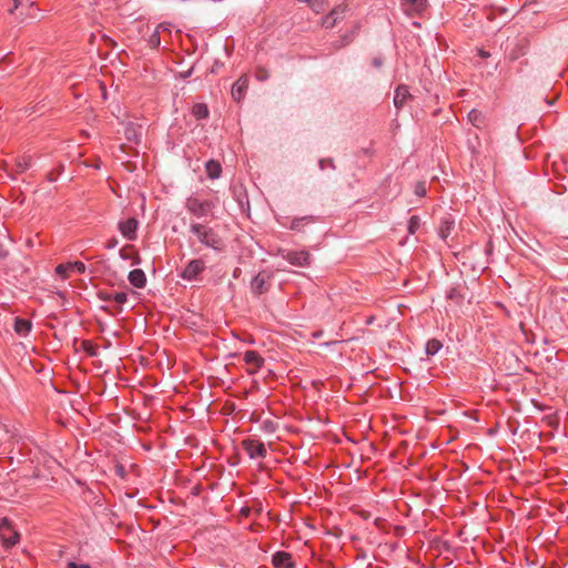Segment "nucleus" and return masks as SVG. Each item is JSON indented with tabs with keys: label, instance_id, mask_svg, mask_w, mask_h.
<instances>
[{
	"label": "nucleus",
	"instance_id": "nucleus-39",
	"mask_svg": "<svg viewBox=\"0 0 568 568\" xmlns=\"http://www.w3.org/2000/svg\"><path fill=\"white\" fill-rule=\"evenodd\" d=\"M4 256V251H3V247L2 245L0 244V257Z\"/></svg>",
	"mask_w": 568,
	"mask_h": 568
},
{
	"label": "nucleus",
	"instance_id": "nucleus-1",
	"mask_svg": "<svg viewBox=\"0 0 568 568\" xmlns=\"http://www.w3.org/2000/svg\"><path fill=\"white\" fill-rule=\"evenodd\" d=\"M190 231L196 235L197 240L205 246L215 251L222 250L223 242L219 234L212 229L201 223L191 224Z\"/></svg>",
	"mask_w": 568,
	"mask_h": 568
},
{
	"label": "nucleus",
	"instance_id": "nucleus-31",
	"mask_svg": "<svg viewBox=\"0 0 568 568\" xmlns=\"http://www.w3.org/2000/svg\"><path fill=\"white\" fill-rule=\"evenodd\" d=\"M161 43L160 32L159 30H154L153 33L150 36L149 44L151 48H159Z\"/></svg>",
	"mask_w": 568,
	"mask_h": 568
},
{
	"label": "nucleus",
	"instance_id": "nucleus-24",
	"mask_svg": "<svg viewBox=\"0 0 568 568\" xmlns=\"http://www.w3.org/2000/svg\"><path fill=\"white\" fill-rule=\"evenodd\" d=\"M102 300L108 302H114L116 304H124L128 300V295L125 292H116V293H110V294H103L101 295Z\"/></svg>",
	"mask_w": 568,
	"mask_h": 568
},
{
	"label": "nucleus",
	"instance_id": "nucleus-16",
	"mask_svg": "<svg viewBox=\"0 0 568 568\" xmlns=\"http://www.w3.org/2000/svg\"><path fill=\"white\" fill-rule=\"evenodd\" d=\"M32 165V156L28 154H23L20 156H17L14 159V168L13 171L17 174H21L26 172L28 169H30Z\"/></svg>",
	"mask_w": 568,
	"mask_h": 568
},
{
	"label": "nucleus",
	"instance_id": "nucleus-4",
	"mask_svg": "<svg viewBox=\"0 0 568 568\" xmlns=\"http://www.w3.org/2000/svg\"><path fill=\"white\" fill-rule=\"evenodd\" d=\"M242 447L251 459H263L266 457V446L260 439L246 438L242 442Z\"/></svg>",
	"mask_w": 568,
	"mask_h": 568
},
{
	"label": "nucleus",
	"instance_id": "nucleus-21",
	"mask_svg": "<svg viewBox=\"0 0 568 568\" xmlns=\"http://www.w3.org/2000/svg\"><path fill=\"white\" fill-rule=\"evenodd\" d=\"M121 258L132 261V264H139L140 257L132 245H125L120 250Z\"/></svg>",
	"mask_w": 568,
	"mask_h": 568
},
{
	"label": "nucleus",
	"instance_id": "nucleus-13",
	"mask_svg": "<svg viewBox=\"0 0 568 568\" xmlns=\"http://www.w3.org/2000/svg\"><path fill=\"white\" fill-rule=\"evenodd\" d=\"M270 280V275L265 272H260L251 282V288L253 293L261 295L266 292V284Z\"/></svg>",
	"mask_w": 568,
	"mask_h": 568
},
{
	"label": "nucleus",
	"instance_id": "nucleus-15",
	"mask_svg": "<svg viewBox=\"0 0 568 568\" xmlns=\"http://www.w3.org/2000/svg\"><path fill=\"white\" fill-rule=\"evenodd\" d=\"M275 568H294L292 556L285 551H277L272 559Z\"/></svg>",
	"mask_w": 568,
	"mask_h": 568
},
{
	"label": "nucleus",
	"instance_id": "nucleus-5",
	"mask_svg": "<svg viewBox=\"0 0 568 568\" xmlns=\"http://www.w3.org/2000/svg\"><path fill=\"white\" fill-rule=\"evenodd\" d=\"M282 256L294 266L306 267L312 263V255L306 250L283 251Z\"/></svg>",
	"mask_w": 568,
	"mask_h": 568
},
{
	"label": "nucleus",
	"instance_id": "nucleus-26",
	"mask_svg": "<svg viewBox=\"0 0 568 568\" xmlns=\"http://www.w3.org/2000/svg\"><path fill=\"white\" fill-rule=\"evenodd\" d=\"M192 114L196 119H205L209 115L207 106L203 103H197L192 108Z\"/></svg>",
	"mask_w": 568,
	"mask_h": 568
},
{
	"label": "nucleus",
	"instance_id": "nucleus-6",
	"mask_svg": "<svg viewBox=\"0 0 568 568\" xmlns=\"http://www.w3.org/2000/svg\"><path fill=\"white\" fill-rule=\"evenodd\" d=\"M205 270V262L202 258L191 260L181 273V277L185 281H195Z\"/></svg>",
	"mask_w": 568,
	"mask_h": 568
},
{
	"label": "nucleus",
	"instance_id": "nucleus-14",
	"mask_svg": "<svg viewBox=\"0 0 568 568\" xmlns=\"http://www.w3.org/2000/svg\"><path fill=\"white\" fill-rule=\"evenodd\" d=\"M316 221L317 217L313 215L296 217L291 221L288 229L296 232H303L306 226L314 224Z\"/></svg>",
	"mask_w": 568,
	"mask_h": 568
},
{
	"label": "nucleus",
	"instance_id": "nucleus-36",
	"mask_svg": "<svg viewBox=\"0 0 568 568\" xmlns=\"http://www.w3.org/2000/svg\"><path fill=\"white\" fill-rule=\"evenodd\" d=\"M116 245H118V240H116V239H111V240H109V241H108V243L105 244V247H106L108 250H110V248L115 247Z\"/></svg>",
	"mask_w": 568,
	"mask_h": 568
},
{
	"label": "nucleus",
	"instance_id": "nucleus-35",
	"mask_svg": "<svg viewBox=\"0 0 568 568\" xmlns=\"http://www.w3.org/2000/svg\"><path fill=\"white\" fill-rule=\"evenodd\" d=\"M67 568H91L88 564H77L74 561H69Z\"/></svg>",
	"mask_w": 568,
	"mask_h": 568
},
{
	"label": "nucleus",
	"instance_id": "nucleus-9",
	"mask_svg": "<svg viewBox=\"0 0 568 568\" xmlns=\"http://www.w3.org/2000/svg\"><path fill=\"white\" fill-rule=\"evenodd\" d=\"M85 270H87V267L83 262L75 261V262L59 264L55 267V274L59 275L62 280H65L69 277L71 272H77L79 274H83L85 272Z\"/></svg>",
	"mask_w": 568,
	"mask_h": 568
},
{
	"label": "nucleus",
	"instance_id": "nucleus-33",
	"mask_svg": "<svg viewBox=\"0 0 568 568\" xmlns=\"http://www.w3.org/2000/svg\"><path fill=\"white\" fill-rule=\"evenodd\" d=\"M171 28H172V24L169 23V22H163V23H159L155 28V30H159V32H164V31H168V32H171Z\"/></svg>",
	"mask_w": 568,
	"mask_h": 568
},
{
	"label": "nucleus",
	"instance_id": "nucleus-38",
	"mask_svg": "<svg viewBox=\"0 0 568 568\" xmlns=\"http://www.w3.org/2000/svg\"><path fill=\"white\" fill-rule=\"evenodd\" d=\"M373 64L376 67V68H379L382 65V60L379 58H375L373 60Z\"/></svg>",
	"mask_w": 568,
	"mask_h": 568
},
{
	"label": "nucleus",
	"instance_id": "nucleus-32",
	"mask_svg": "<svg viewBox=\"0 0 568 568\" xmlns=\"http://www.w3.org/2000/svg\"><path fill=\"white\" fill-rule=\"evenodd\" d=\"M82 344H83V348L90 356L97 355L95 347L93 346V344L90 341H83Z\"/></svg>",
	"mask_w": 568,
	"mask_h": 568
},
{
	"label": "nucleus",
	"instance_id": "nucleus-25",
	"mask_svg": "<svg viewBox=\"0 0 568 568\" xmlns=\"http://www.w3.org/2000/svg\"><path fill=\"white\" fill-rule=\"evenodd\" d=\"M124 134L126 136V139L129 141H133L135 143L139 142V132H138V129L136 126L133 124V123H129L126 126H125V131H124Z\"/></svg>",
	"mask_w": 568,
	"mask_h": 568
},
{
	"label": "nucleus",
	"instance_id": "nucleus-18",
	"mask_svg": "<svg viewBox=\"0 0 568 568\" xmlns=\"http://www.w3.org/2000/svg\"><path fill=\"white\" fill-rule=\"evenodd\" d=\"M129 282L136 288H142L146 284V277L141 268L132 270L128 276Z\"/></svg>",
	"mask_w": 568,
	"mask_h": 568
},
{
	"label": "nucleus",
	"instance_id": "nucleus-23",
	"mask_svg": "<svg viewBox=\"0 0 568 568\" xmlns=\"http://www.w3.org/2000/svg\"><path fill=\"white\" fill-rule=\"evenodd\" d=\"M454 229V222L449 219H444L440 222L438 234L445 241Z\"/></svg>",
	"mask_w": 568,
	"mask_h": 568
},
{
	"label": "nucleus",
	"instance_id": "nucleus-3",
	"mask_svg": "<svg viewBox=\"0 0 568 568\" xmlns=\"http://www.w3.org/2000/svg\"><path fill=\"white\" fill-rule=\"evenodd\" d=\"M13 8L10 10L11 13L19 11L20 21L27 19H36L39 13V8L32 0H12Z\"/></svg>",
	"mask_w": 568,
	"mask_h": 568
},
{
	"label": "nucleus",
	"instance_id": "nucleus-7",
	"mask_svg": "<svg viewBox=\"0 0 568 568\" xmlns=\"http://www.w3.org/2000/svg\"><path fill=\"white\" fill-rule=\"evenodd\" d=\"M0 538L4 547L11 548L19 542L20 535L7 520H3L0 524Z\"/></svg>",
	"mask_w": 568,
	"mask_h": 568
},
{
	"label": "nucleus",
	"instance_id": "nucleus-12",
	"mask_svg": "<svg viewBox=\"0 0 568 568\" xmlns=\"http://www.w3.org/2000/svg\"><path fill=\"white\" fill-rule=\"evenodd\" d=\"M247 88H248V77L246 74H243L235 81V83L232 87V91H231L232 98L235 101L240 102L241 100L244 99Z\"/></svg>",
	"mask_w": 568,
	"mask_h": 568
},
{
	"label": "nucleus",
	"instance_id": "nucleus-29",
	"mask_svg": "<svg viewBox=\"0 0 568 568\" xmlns=\"http://www.w3.org/2000/svg\"><path fill=\"white\" fill-rule=\"evenodd\" d=\"M420 227V219L419 216L417 215H413L410 216L409 221H408V233L409 234H415L417 232V230Z\"/></svg>",
	"mask_w": 568,
	"mask_h": 568
},
{
	"label": "nucleus",
	"instance_id": "nucleus-30",
	"mask_svg": "<svg viewBox=\"0 0 568 568\" xmlns=\"http://www.w3.org/2000/svg\"><path fill=\"white\" fill-rule=\"evenodd\" d=\"M255 78L260 82L266 81L270 78V72L266 68L258 67L255 71Z\"/></svg>",
	"mask_w": 568,
	"mask_h": 568
},
{
	"label": "nucleus",
	"instance_id": "nucleus-37",
	"mask_svg": "<svg viewBox=\"0 0 568 568\" xmlns=\"http://www.w3.org/2000/svg\"><path fill=\"white\" fill-rule=\"evenodd\" d=\"M477 51H478V55L484 58V59L490 57V53L485 51V50H483V49H478Z\"/></svg>",
	"mask_w": 568,
	"mask_h": 568
},
{
	"label": "nucleus",
	"instance_id": "nucleus-8",
	"mask_svg": "<svg viewBox=\"0 0 568 568\" xmlns=\"http://www.w3.org/2000/svg\"><path fill=\"white\" fill-rule=\"evenodd\" d=\"M138 227L139 222L135 217H129L118 223L119 232L129 241H134L136 239Z\"/></svg>",
	"mask_w": 568,
	"mask_h": 568
},
{
	"label": "nucleus",
	"instance_id": "nucleus-17",
	"mask_svg": "<svg viewBox=\"0 0 568 568\" xmlns=\"http://www.w3.org/2000/svg\"><path fill=\"white\" fill-rule=\"evenodd\" d=\"M409 90L406 85H398L395 90L394 104L397 109L403 108L405 102L410 99Z\"/></svg>",
	"mask_w": 568,
	"mask_h": 568
},
{
	"label": "nucleus",
	"instance_id": "nucleus-10",
	"mask_svg": "<svg viewBox=\"0 0 568 568\" xmlns=\"http://www.w3.org/2000/svg\"><path fill=\"white\" fill-rule=\"evenodd\" d=\"M346 11V6H336L327 16L323 17L322 26L327 29L335 27L339 20L344 19Z\"/></svg>",
	"mask_w": 568,
	"mask_h": 568
},
{
	"label": "nucleus",
	"instance_id": "nucleus-2",
	"mask_svg": "<svg viewBox=\"0 0 568 568\" xmlns=\"http://www.w3.org/2000/svg\"><path fill=\"white\" fill-rule=\"evenodd\" d=\"M186 210L197 219L207 216L212 210L215 207L213 201L210 200H201L197 196H190L185 202Z\"/></svg>",
	"mask_w": 568,
	"mask_h": 568
},
{
	"label": "nucleus",
	"instance_id": "nucleus-28",
	"mask_svg": "<svg viewBox=\"0 0 568 568\" xmlns=\"http://www.w3.org/2000/svg\"><path fill=\"white\" fill-rule=\"evenodd\" d=\"M468 119L469 121L473 123V125L479 128L481 124H484L483 122V114L481 112H479L478 110L476 109H473L469 113H468Z\"/></svg>",
	"mask_w": 568,
	"mask_h": 568
},
{
	"label": "nucleus",
	"instance_id": "nucleus-19",
	"mask_svg": "<svg viewBox=\"0 0 568 568\" xmlns=\"http://www.w3.org/2000/svg\"><path fill=\"white\" fill-rule=\"evenodd\" d=\"M13 328L18 335L27 336L32 328V323L29 320L16 317Z\"/></svg>",
	"mask_w": 568,
	"mask_h": 568
},
{
	"label": "nucleus",
	"instance_id": "nucleus-22",
	"mask_svg": "<svg viewBox=\"0 0 568 568\" xmlns=\"http://www.w3.org/2000/svg\"><path fill=\"white\" fill-rule=\"evenodd\" d=\"M205 171H206L207 176L210 179L214 180V179L220 178L222 168L217 161L210 160L209 162H206Z\"/></svg>",
	"mask_w": 568,
	"mask_h": 568
},
{
	"label": "nucleus",
	"instance_id": "nucleus-11",
	"mask_svg": "<svg viewBox=\"0 0 568 568\" xmlns=\"http://www.w3.org/2000/svg\"><path fill=\"white\" fill-rule=\"evenodd\" d=\"M243 361L247 365V373L255 374L264 364V358L255 351H247L244 353Z\"/></svg>",
	"mask_w": 568,
	"mask_h": 568
},
{
	"label": "nucleus",
	"instance_id": "nucleus-27",
	"mask_svg": "<svg viewBox=\"0 0 568 568\" xmlns=\"http://www.w3.org/2000/svg\"><path fill=\"white\" fill-rule=\"evenodd\" d=\"M443 347L442 343L438 339H429L426 343V353L427 355H435L439 352V349Z\"/></svg>",
	"mask_w": 568,
	"mask_h": 568
},
{
	"label": "nucleus",
	"instance_id": "nucleus-20",
	"mask_svg": "<svg viewBox=\"0 0 568 568\" xmlns=\"http://www.w3.org/2000/svg\"><path fill=\"white\" fill-rule=\"evenodd\" d=\"M407 13H419L426 8V0H403Z\"/></svg>",
	"mask_w": 568,
	"mask_h": 568
},
{
	"label": "nucleus",
	"instance_id": "nucleus-40",
	"mask_svg": "<svg viewBox=\"0 0 568 568\" xmlns=\"http://www.w3.org/2000/svg\"><path fill=\"white\" fill-rule=\"evenodd\" d=\"M320 166H321V169H324V161L323 160L320 161Z\"/></svg>",
	"mask_w": 568,
	"mask_h": 568
},
{
	"label": "nucleus",
	"instance_id": "nucleus-34",
	"mask_svg": "<svg viewBox=\"0 0 568 568\" xmlns=\"http://www.w3.org/2000/svg\"><path fill=\"white\" fill-rule=\"evenodd\" d=\"M415 193L418 195V196H425L426 195V186L424 183H418L416 186H415Z\"/></svg>",
	"mask_w": 568,
	"mask_h": 568
}]
</instances>
